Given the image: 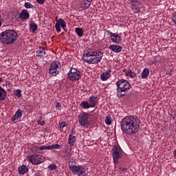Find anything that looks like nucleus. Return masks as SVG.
Instances as JSON below:
<instances>
[{"label": "nucleus", "instance_id": "nucleus-34", "mask_svg": "<svg viewBox=\"0 0 176 176\" xmlns=\"http://www.w3.org/2000/svg\"><path fill=\"white\" fill-rule=\"evenodd\" d=\"M59 127L60 129H64V127H67V122H60Z\"/></svg>", "mask_w": 176, "mask_h": 176}, {"label": "nucleus", "instance_id": "nucleus-27", "mask_svg": "<svg viewBox=\"0 0 176 176\" xmlns=\"http://www.w3.org/2000/svg\"><path fill=\"white\" fill-rule=\"evenodd\" d=\"M125 76H129L131 79H135L137 78V74L131 70H129L127 73L125 74Z\"/></svg>", "mask_w": 176, "mask_h": 176}, {"label": "nucleus", "instance_id": "nucleus-25", "mask_svg": "<svg viewBox=\"0 0 176 176\" xmlns=\"http://www.w3.org/2000/svg\"><path fill=\"white\" fill-rule=\"evenodd\" d=\"M68 144H69L71 146H74L75 144V135L71 134L69 135Z\"/></svg>", "mask_w": 176, "mask_h": 176}, {"label": "nucleus", "instance_id": "nucleus-17", "mask_svg": "<svg viewBox=\"0 0 176 176\" xmlns=\"http://www.w3.org/2000/svg\"><path fill=\"white\" fill-rule=\"evenodd\" d=\"M110 50L114 53H120L122 52V47L117 45H111L109 46Z\"/></svg>", "mask_w": 176, "mask_h": 176}, {"label": "nucleus", "instance_id": "nucleus-48", "mask_svg": "<svg viewBox=\"0 0 176 176\" xmlns=\"http://www.w3.org/2000/svg\"><path fill=\"white\" fill-rule=\"evenodd\" d=\"M122 171H126V168H122Z\"/></svg>", "mask_w": 176, "mask_h": 176}, {"label": "nucleus", "instance_id": "nucleus-1", "mask_svg": "<svg viewBox=\"0 0 176 176\" xmlns=\"http://www.w3.org/2000/svg\"><path fill=\"white\" fill-rule=\"evenodd\" d=\"M121 130L128 135H134L140 131V119L133 116H127L120 121Z\"/></svg>", "mask_w": 176, "mask_h": 176}, {"label": "nucleus", "instance_id": "nucleus-4", "mask_svg": "<svg viewBox=\"0 0 176 176\" xmlns=\"http://www.w3.org/2000/svg\"><path fill=\"white\" fill-rule=\"evenodd\" d=\"M117 96L119 98L124 97L126 92L131 89V85L127 80L120 79L116 82Z\"/></svg>", "mask_w": 176, "mask_h": 176}, {"label": "nucleus", "instance_id": "nucleus-5", "mask_svg": "<svg viewBox=\"0 0 176 176\" xmlns=\"http://www.w3.org/2000/svg\"><path fill=\"white\" fill-rule=\"evenodd\" d=\"M113 160L114 164H118L119 163V160L122 157V155H123V150L120 148L119 145H114V146L111 149Z\"/></svg>", "mask_w": 176, "mask_h": 176}, {"label": "nucleus", "instance_id": "nucleus-30", "mask_svg": "<svg viewBox=\"0 0 176 176\" xmlns=\"http://www.w3.org/2000/svg\"><path fill=\"white\" fill-rule=\"evenodd\" d=\"M105 123L106 124H112V120H111V116H107L105 119Z\"/></svg>", "mask_w": 176, "mask_h": 176}, {"label": "nucleus", "instance_id": "nucleus-40", "mask_svg": "<svg viewBox=\"0 0 176 176\" xmlns=\"http://www.w3.org/2000/svg\"><path fill=\"white\" fill-rule=\"evenodd\" d=\"M45 146H41L39 147V151H45Z\"/></svg>", "mask_w": 176, "mask_h": 176}, {"label": "nucleus", "instance_id": "nucleus-45", "mask_svg": "<svg viewBox=\"0 0 176 176\" xmlns=\"http://www.w3.org/2000/svg\"><path fill=\"white\" fill-rule=\"evenodd\" d=\"M50 149H52V145L48 146V150H50Z\"/></svg>", "mask_w": 176, "mask_h": 176}, {"label": "nucleus", "instance_id": "nucleus-43", "mask_svg": "<svg viewBox=\"0 0 176 176\" xmlns=\"http://www.w3.org/2000/svg\"><path fill=\"white\" fill-rule=\"evenodd\" d=\"M132 3H134V2H138V0H129Z\"/></svg>", "mask_w": 176, "mask_h": 176}, {"label": "nucleus", "instance_id": "nucleus-7", "mask_svg": "<svg viewBox=\"0 0 176 176\" xmlns=\"http://www.w3.org/2000/svg\"><path fill=\"white\" fill-rule=\"evenodd\" d=\"M79 124L82 127H89L90 122L89 121V113L82 112L78 116Z\"/></svg>", "mask_w": 176, "mask_h": 176}, {"label": "nucleus", "instance_id": "nucleus-20", "mask_svg": "<svg viewBox=\"0 0 176 176\" xmlns=\"http://www.w3.org/2000/svg\"><path fill=\"white\" fill-rule=\"evenodd\" d=\"M141 8H142V6L138 4H133L131 6V9L134 13H138L139 12H141Z\"/></svg>", "mask_w": 176, "mask_h": 176}, {"label": "nucleus", "instance_id": "nucleus-11", "mask_svg": "<svg viewBox=\"0 0 176 176\" xmlns=\"http://www.w3.org/2000/svg\"><path fill=\"white\" fill-rule=\"evenodd\" d=\"M69 168L73 174H79L85 168L82 166L69 165Z\"/></svg>", "mask_w": 176, "mask_h": 176}, {"label": "nucleus", "instance_id": "nucleus-54", "mask_svg": "<svg viewBox=\"0 0 176 176\" xmlns=\"http://www.w3.org/2000/svg\"><path fill=\"white\" fill-rule=\"evenodd\" d=\"M120 170H122V167H120Z\"/></svg>", "mask_w": 176, "mask_h": 176}, {"label": "nucleus", "instance_id": "nucleus-9", "mask_svg": "<svg viewBox=\"0 0 176 176\" xmlns=\"http://www.w3.org/2000/svg\"><path fill=\"white\" fill-rule=\"evenodd\" d=\"M67 76L70 79V80L75 81L79 80L80 78H82V75L80 74V71L77 69L72 67L69 73L67 74Z\"/></svg>", "mask_w": 176, "mask_h": 176}, {"label": "nucleus", "instance_id": "nucleus-24", "mask_svg": "<svg viewBox=\"0 0 176 176\" xmlns=\"http://www.w3.org/2000/svg\"><path fill=\"white\" fill-rule=\"evenodd\" d=\"M80 107H81V108H82V109H89V108H91V107H90L89 102H87V101H82L80 104Z\"/></svg>", "mask_w": 176, "mask_h": 176}, {"label": "nucleus", "instance_id": "nucleus-19", "mask_svg": "<svg viewBox=\"0 0 176 176\" xmlns=\"http://www.w3.org/2000/svg\"><path fill=\"white\" fill-rule=\"evenodd\" d=\"M8 96V93L6 91L2 88V87H0V101H3Z\"/></svg>", "mask_w": 176, "mask_h": 176}, {"label": "nucleus", "instance_id": "nucleus-42", "mask_svg": "<svg viewBox=\"0 0 176 176\" xmlns=\"http://www.w3.org/2000/svg\"><path fill=\"white\" fill-rule=\"evenodd\" d=\"M32 149H33L34 151H38V146H34L32 147Z\"/></svg>", "mask_w": 176, "mask_h": 176}, {"label": "nucleus", "instance_id": "nucleus-23", "mask_svg": "<svg viewBox=\"0 0 176 176\" xmlns=\"http://www.w3.org/2000/svg\"><path fill=\"white\" fill-rule=\"evenodd\" d=\"M142 79H146L148 76H149V69L148 68H145L142 72Z\"/></svg>", "mask_w": 176, "mask_h": 176}, {"label": "nucleus", "instance_id": "nucleus-26", "mask_svg": "<svg viewBox=\"0 0 176 176\" xmlns=\"http://www.w3.org/2000/svg\"><path fill=\"white\" fill-rule=\"evenodd\" d=\"M30 30L32 31V32H35L38 30V25L34 22H31L30 24Z\"/></svg>", "mask_w": 176, "mask_h": 176}, {"label": "nucleus", "instance_id": "nucleus-22", "mask_svg": "<svg viewBox=\"0 0 176 176\" xmlns=\"http://www.w3.org/2000/svg\"><path fill=\"white\" fill-rule=\"evenodd\" d=\"M91 5V1H89L87 0H83L82 3V6L84 10H86L87 9H89L90 8V6Z\"/></svg>", "mask_w": 176, "mask_h": 176}, {"label": "nucleus", "instance_id": "nucleus-51", "mask_svg": "<svg viewBox=\"0 0 176 176\" xmlns=\"http://www.w3.org/2000/svg\"><path fill=\"white\" fill-rule=\"evenodd\" d=\"M3 79L1 77H0V82H2Z\"/></svg>", "mask_w": 176, "mask_h": 176}, {"label": "nucleus", "instance_id": "nucleus-8", "mask_svg": "<svg viewBox=\"0 0 176 176\" xmlns=\"http://www.w3.org/2000/svg\"><path fill=\"white\" fill-rule=\"evenodd\" d=\"M28 160L29 162H31L32 164L34 165L41 164V163H43V162H45V158L43 157V156L39 154L30 155L28 157Z\"/></svg>", "mask_w": 176, "mask_h": 176}, {"label": "nucleus", "instance_id": "nucleus-16", "mask_svg": "<svg viewBox=\"0 0 176 176\" xmlns=\"http://www.w3.org/2000/svg\"><path fill=\"white\" fill-rule=\"evenodd\" d=\"M18 173L20 175H24L26 173H28V166L25 165H21L18 168Z\"/></svg>", "mask_w": 176, "mask_h": 176}, {"label": "nucleus", "instance_id": "nucleus-13", "mask_svg": "<svg viewBox=\"0 0 176 176\" xmlns=\"http://www.w3.org/2000/svg\"><path fill=\"white\" fill-rule=\"evenodd\" d=\"M19 18L22 21H27L30 19V12L27 10H23L19 14Z\"/></svg>", "mask_w": 176, "mask_h": 176}, {"label": "nucleus", "instance_id": "nucleus-32", "mask_svg": "<svg viewBox=\"0 0 176 176\" xmlns=\"http://www.w3.org/2000/svg\"><path fill=\"white\" fill-rule=\"evenodd\" d=\"M25 8H26V9H32V8H34V6L30 2H26L25 3Z\"/></svg>", "mask_w": 176, "mask_h": 176}, {"label": "nucleus", "instance_id": "nucleus-49", "mask_svg": "<svg viewBox=\"0 0 176 176\" xmlns=\"http://www.w3.org/2000/svg\"><path fill=\"white\" fill-rule=\"evenodd\" d=\"M68 151V148H66L65 151V153H67V151Z\"/></svg>", "mask_w": 176, "mask_h": 176}, {"label": "nucleus", "instance_id": "nucleus-3", "mask_svg": "<svg viewBox=\"0 0 176 176\" xmlns=\"http://www.w3.org/2000/svg\"><path fill=\"white\" fill-rule=\"evenodd\" d=\"M19 34L14 30H6L0 34V41L4 45H12L17 41Z\"/></svg>", "mask_w": 176, "mask_h": 176}, {"label": "nucleus", "instance_id": "nucleus-6", "mask_svg": "<svg viewBox=\"0 0 176 176\" xmlns=\"http://www.w3.org/2000/svg\"><path fill=\"white\" fill-rule=\"evenodd\" d=\"M60 71H61V63L58 61H53L49 69L50 75L57 76L58 74H60Z\"/></svg>", "mask_w": 176, "mask_h": 176}, {"label": "nucleus", "instance_id": "nucleus-15", "mask_svg": "<svg viewBox=\"0 0 176 176\" xmlns=\"http://www.w3.org/2000/svg\"><path fill=\"white\" fill-rule=\"evenodd\" d=\"M111 41L113 43H117L118 45H119V43H120V42L122 41V36H120V35L117 34L115 33L112 36V37H111Z\"/></svg>", "mask_w": 176, "mask_h": 176}, {"label": "nucleus", "instance_id": "nucleus-38", "mask_svg": "<svg viewBox=\"0 0 176 176\" xmlns=\"http://www.w3.org/2000/svg\"><path fill=\"white\" fill-rule=\"evenodd\" d=\"M38 124H40L41 126H45V121H37Z\"/></svg>", "mask_w": 176, "mask_h": 176}, {"label": "nucleus", "instance_id": "nucleus-44", "mask_svg": "<svg viewBox=\"0 0 176 176\" xmlns=\"http://www.w3.org/2000/svg\"><path fill=\"white\" fill-rule=\"evenodd\" d=\"M173 155L176 158V149L173 152Z\"/></svg>", "mask_w": 176, "mask_h": 176}, {"label": "nucleus", "instance_id": "nucleus-10", "mask_svg": "<svg viewBox=\"0 0 176 176\" xmlns=\"http://www.w3.org/2000/svg\"><path fill=\"white\" fill-rule=\"evenodd\" d=\"M65 27H67V23H65V21L63 19H59L58 21H56L55 25V28L56 30V32H61V28L63 30L65 29Z\"/></svg>", "mask_w": 176, "mask_h": 176}, {"label": "nucleus", "instance_id": "nucleus-41", "mask_svg": "<svg viewBox=\"0 0 176 176\" xmlns=\"http://www.w3.org/2000/svg\"><path fill=\"white\" fill-rule=\"evenodd\" d=\"M173 70H170V72H166V75H168L169 76H171L173 75Z\"/></svg>", "mask_w": 176, "mask_h": 176}, {"label": "nucleus", "instance_id": "nucleus-37", "mask_svg": "<svg viewBox=\"0 0 176 176\" xmlns=\"http://www.w3.org/2000/svg\"><path fill=\"white\" fill-rule=\"evenodd\" d=\"M107 34H108V35L110 36V38L112 37V36L115 34V33H112L111 32H110L109 30H106Z\"/></svg>", "mask_w": 176, "mask_h": 176}, {"label": "nucleus", "instance_id": "nucleus-39", "mask_svg": "<svg viewBox=\"0 0 176 176\" xmlns=\"http://www.w3.org/2000/svg\"><path fill=\"white\" fill-rule=\"evenodd\" d=\"M56 109H61V104H60V103H56Z\"/></svg>", "mask_w": 176, "mask_h": 176}, {"label": "nucleus", "instance_id": "nucleus-50", "mask_svg": "<svg viewBox=\"0 0 176 176\" xmlns=\"http://www.w3.org/2000/svg\"><path fill=\"white\" fill-rule=\"evenodd\" d=\"M2 26V22L0 21V27Z\"/></svg>", "mask_w": 176, "mask_h": 176}, {"label": "nucleus", "instance_id": "nucleus-28", "mask_svg": "<svg viewBox=\"0 0 176 176\" xmlns=\"http://www.w3.org/2000/svg\"><path fill=\"white\" fill-rule=\"evenodd\" d=\"M76 34H77L80 38H82V36H83V30L80 28H76Z\"/></svg>", "mask_w": 176, "mask_h": 176}, {"label": "nucleus", "instance_id": "nucleus-2", "mask_svg": "<svg viewBox=\"0 0 176 176\" xmlns=\"http://www.w3.org/2000/svg\"><path fill=\"white\" fill-rule=\"evenodd\" d=\"M103 54L100 51H87L84 54L82 60L87 64H98L102 60Z\"/></svg>", "mask_w": 176, "mask_h": 176}, {"label": "nucleus", "instance_id": "nucleus-21", "mask_svg": "<svg viewBox=\"0 0 176 176\" xmlns=\"http://www.w3.org/2000/svg\"><path fill=\"white\" fill-rule=\"evenodd\" d=\"M111 70H108L107 72H104L101 74L100 78L102 80H108V79H109V75H111Z\"/></svg>", "mask_w": 176, "mask_h": 176}, {"label": "nucleus", "instance_id": "nucleus-33", "mask_svg": "<svg viewBox=\"0 0 176 176\" xmlns=\"http://www.w3.org/2000/svg\"><path fill=\"white\" fill-rule=\"evenodd\" d=\"M78 176H89V174L86 173V170L84 169L78 173Z\"/></svg>", "mask_w": 176, "mask_h": 176}, {"label": "nucleus", "instance_id": "nucleus-18", "mask_svg": "<svg viewBox=\"0 0 176 176\" xmlns=\"http://www.w3.org/2000/svg\"><path fill=\"white\" fill-rule=\"evenodd\" d=\"M41 48H42V50H38L36 52V54L37 57H40L41 58H42V57H45L46 56V51L45 50V47H39V49H41Z\"/></svg>", "mask_w": 176, "mask_h": 176}, {"label": "nucleus", "instance_id": "nucleus-31", "mask_svg": "<svg viewBox=\"0 0 176 176\" xmlns=\"http://www.w3.org/2000/svg\"><path fill=\"white\" fill-rule=\"evenodd\" d=\"M48 168L51 170V171H54V170H57V165L56 164H50L48 166Z\"/></svg>", "mask_w": 176, "mask_h": 176}, {"label": "nucleus", "instance_id": "nucleus-36", "mask_svg": "<svg viewBox=\"0 0 176 176\" xmlns=\"http://www.w3.org/2000/svg\"><path fill=\"white\" fill-rule=\"evenodd\" d=\"M36 2H38V3H39V5H43V3H45V2H46V0H36Z\"/></svg>", "mask_w": 176, "mask_h": 176}, {"label": "nucleus", "instance_id": "nucleus-35", "mask_svg": "<svg viewBox=\"0 0 176 176\" xmlns=\"http://www.w3.org/2000/svg\"><path fill=\"white\" fill-rule=\"evenodd\" d=\"M60 144H52V149H60Z\"/></svg>", "mask_w": 176, "mask_h": 176}, {"label": "nucleus", "instance_id": "nucleus-53", "mask_svg": "<svg viewBox=\"0 0 176 176\" xmlns=\"http://www.w3.org/2000/svg\"><path fill=\"white\" fill-rule=\"evenodd\" d=\"M72 133H75V131H74V129H72Z\"/></svg>", "mask_w": 176, "mask_h": 176}, {"label": "nucleus", "instance_id": "nucleus-14", "mask_svg": "<svg viewBox=\"0 0 176 176\" xmlns=\"http://www.w3.org/2000/svg\"><path fill=\"white\" fill-rule=\"evenodd\" d=\"M21 116H23V110L19 109L14 116L12 117V122H16V120H19V119H21Z\"/></svg>", "mask_w": 176, "mask_h": 176}, {"label": "nucleus", "instance_id": "nucleus-29", "mask_svg": "<svg viewBox=\"0 0 176 176\" xmlns=\"http://www.w3.org/2000/svg\"><path fill=\"white\" fill-rule=\"evenodd\" d=\"M14 95L16 96V97H18V98H21V89H16L14 91Z\"/></svg>", "mask_w": 176, "mask_h": 176}, {"label": "nucleus", "instance_id": "nucleus-46", "mask_svg": "<svg viewBox=\"0 0 176 176\" xmlns=\"http://www.w3.org/2000/svg\"><path fill=\"white\" fill-rule=\"evenodd\" d=\"M34 176H41V174H39V173H36Z\"/></svg>", "mask_w": 176, "mask_h": 176}, {"label": "nucleus", "instance_id": "nucleus-12", "mask_svg": "<svg viewBox=\"0 0 176 176\" xmlns=\"http://www.w3.org/2000/svg\"><path fill=\"white\" fill-rule=\"evenodd\" d=\"M88 102L91 108H96L97 104H98V99L97 98V96H90Z\"/></svg>", "mask_w": 176, "mask_h": 176}, {"label": "nucleus", "instance_id": "nucleus-47", "mask_svg": "<svg viewBox=\"0 0 176 176\" xmlns=\"http://www.w3.org/2000/svg\"><path fill=\"white\" fill-rule=\"evenodd\" d=\"M45 150H49L48 146H45Z\"/></svg>", "mask_w": 176, "mask_h": 176}, {"label": "nucleus", "instance_id": "nucleus-52", "mask_svg": "<svg viewBox=\"0 0 176 176\" xmlns=\"http://www.w3.org/2000/svg\"><path fill=\"white\" fill-rule=\"evenodd\" d=\"M0 17H1V15H0ZM0 20H1V21H2L3 20V19L0 18Z\"/></svg>", "mask_w": 176, "mask_h": 176}]
</instances>
